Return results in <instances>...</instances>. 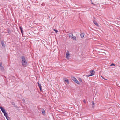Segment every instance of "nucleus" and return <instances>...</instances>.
Returning <instances> with one entry per match:
<instances>
[{
	"label": "nucleus",
	"mask_w": 120,
	"mask_h": 120,
	"mask_svg": "<svg viewBox=\"0 0 120 120\" xmlns=\"http://www.w3.org/2000/svg\"><path fill=\"white\" fill-rule=\"evenodd\" d=\"M21 58L22 59L21 63L22 65L23 66H26L27 64V62L25 57L23 56H21Z\"/></svg>",
	"instance_id": "f257e3e1"
},
{
	"label": "nucleus",
	"mask_w": 120,
	"mask_h": 120,
	"mask_svg": "<svg viewBox=\"0 0 120 120\" xmlns=\"http://www.w3.org/2000/svg\"><path fill=\"white\" fill-rule=\"evenodd\" d=\"M71 78L72 80H74L75 82L78 84H80L79 82L77 80L75 77L72 76Z\"/></svg>",
	"instance_id": "f03ea898"
},
{
	"label": "nucleus",
	"mask_w": 120,
	"mask_h": 120,
	"mask_svg": "<svg viewBox=\"0 0 120 120\" xmlns=\"http://www.w3.org/2000/svg\"><path fill=\"white\" fill-rule=\"evenodd\" d=\"M90 72L91 73V74L89 75H86L87 77H88L93 76L94 75L95 73L94 71L93 70L90 71Z\"/></svg>",
	"instance_id": "7ed1b4c3"
},
{
	"label": "nucleus",
	"mask_w": 120,
	"mask_h": 120,
	"mask_svg": "<svg viewBox=\"0 0 120 120\" xmlns=\"http://www.w3.org/2000/svg\"><path fill=\"white\" fill-rule=\"evenodd\" d=\"M0 108L3 113L4 114V115H6V114H8L6 112L5 110L2 106L0 107Z\"/></svg>",
	"instance_id": "20e7f679"
},
{
	"label": "nucleus",
	"mask_w": 120,
	"mask_h": 120,
	"mask_svg": "<svg viewBox=\"0 0 120 120\" xmlns=\"http://www.w3.org/2000/svg\"><path fill=\"white\" fill-rule=\"evenodd\" d=\"M93 23L95 24L96 26L99 27V25H98L97 22L95 20H93Z\"/></svg>",
	"instance_id": "39448f33"
},
{
	"label": "nucleus",
	"mask_w": 120,
	"mask_h": 120,
	"mask_svg": "<svg viewBox=\"0 0 120 120\" xmlns=\"http://www.w3.org/2000/svg\"><path fill=\"white\" fill-rule=\"evenodd\" d=\"M63 80L65 81L68 84L69 83V80L68 79L66 78H64Z\"/></svg>",
	"instance_id": "423d86ee"
},
{
	"label": "nucleus",
	"mask_w": 120,
	"mask_h": 120,
	"mask_svg": "<svg viewBox=\"0 0 120 120\" xmlns=\"http://www.w3.org/2000/svg\"><path fill=\"white\" fill-rule=\"evenodd\" d=\"M4 41L3 40H2L1 41V44L2 45V47H5V45L4 44Z\"/></svg>",
	"instance_id": "0eeeda50"
},
{
	"label": "nucleus",
	"mask_w": 120,
	"mask_h": 120,
	"mask_svg": "<svg viewBox=\"0 0 120 120\" xmlns=\"http://www.w3.org/2000/svg\"><path fill=\"white\" fill-rule=\"evenodd\" d=\"M19 28L21 31L22 34L23 35V34L22 28V27H21L20 26H19Z\"/></svg>",
	"instance_id": "6e6552de"
},
{
	"label": "nucleus",
	"mask_w": 120,
	"mask_h": 120,
	"mask_svg": "<svg viewBox=\"0 0 120 120\" xmlns=\"http://www.w3.org/2000/svg\"><path fill=\"white\" fill-rule=\"evenodd\" d=\"M38 86L40 88V90L41 91L42 90V86H41V84L40 83H38Z\"/></svg>",
	"instance_id": "1a4fd4ad"
},
{
	"label": "nucleus",
	"mask_w": 120,
	"mask_h": 120,
	"mask_svg": "<svg viewBox=\"0 0 120 120\" xmlns=\"http://www.w3.org/2000/svg\"><path fill=\"white\" fill-rule=\"evenodd\" d=\"M8 114H6V115H4V116L6 117V119L8 120H10V118L8 116Z\"/></svg>",
	"instance_id": "9d476101"
},
{
	"label": "nucleus",
	"mask_w": 120,
	"mask_h": 120,
	"mask_svg": "<svg viewBox=\"0 0 120 120\" xmlns=\"http://www.w3.org/2000/svg\"><path fill=\"white\" fill-rule=\"evenodd\" d=\"M69 36L71 38H72V37L73 36V34L72 33H70L69 34Z\"/></svg>",
	"instance_id": "9b49d317"
},
{
	"label": "nucleus",
	"mask_w": 120,
	"mask_h": 120,
	"mask_svg": "<svg viewBox=\"0 0 120 120\" xmlns=\"http://www.w3.org/2000/svg\"><path fill=\"white\" fill-rule=\"evenodd\" d=\"M71 39L73 40L76 41V37L75 36H73Z\"/></svg>",
	"instance_id": "f8f14e48"
},
{
	"label": "nucleus",
	"mask_w": 120,
	"mask_h": 120,
	"mask_svg": "<svg viewBox=\"0 0 120 120\" xmlns=\"http://www.w3.org/2000/svg\"><path fill=\"white\" fill-rule=\"evenodd\" d=\"M84 33H82L81 34L80 36H81V38H84Z\"/></svg>",
	"instance_id": "ddd939ff"
},
{
	"label": "nucleus",
	"mask_w": 120,
	"mask_h": 120,
	"mask_svg": "<svg viewBox=\"0 0 120 120\" xmlns=\"http://www.w3.org/2000/svg\"><path fill=\"white\" fill-rule=\"evenodd\" d=\"M70 55V54L69 52H67L66 54V57L67 59H68V56Z\"/></svg>",
	"instance_id": "4468645a"
},
{
	"label": "nucleus",
	"mask_w": 120,
	"mask_h": 120,
	"mask_svg": "<svg viewBox=\"0 0 120 120\" xmlns=\"http://www.w3.org/2000/svg\"><path fill=\"white\" fill-rule=\"evenodd\" d=\"M0 69L2 71H4V68L3 66L0 67Z\"/></svg>",
	"instance_id": "2eb2a0df"
},
{
	"label": "nucleus",
	"mask_w": 120,
	"mask_h": 120,
	"mask_svg": "<svg viewBox=\"0 0 120 120\" xmlns=\"http://www.w3.org/2000/svg\"><path fill=\"white\" fill-rule=\"evenodd\" d=\"M53 30L55 31L56 33H57V32H58V31L54 29Z\"/></svg>",
	"instance_id": "dca6fc26"
},
{
	"label": "nucleus",
	"mask_w": 120,
	"mask_h": 120,
	"mask_svg": "<svg viewBox=\"0 0 120 120\" xmlns=\"http://www.w3.org/2000/svg\"><path fill=\"white\" fill-rule=\"evenodd\" d=\"M42 113L43 114H45V111L44 110H43L42 111Z\"/></svg>",
	"instance_id": "f3484780"
},
{
	"label": "nucleus",
	"mask_w": 120,
	"mask_h": 120,
	"mask_svg": "<svg viewBox=\"0 0 120 120\" xmlns=\"http://www.w3.org/2000/svg\"><path fill=\"white\" fill-rule=\"evenodd\" d=\"M115 65L114 64L112 63L111 65L110 66H115Z\"/></svg>",
	"instance_id": "a211bd4d"
},
{
	"label": "nucleus",
	"mask_w": 120,
	"mask_h": 120,
	"mask_svg": "<svg viewBox=\"0 0 120 120\" xmlns=\"http://www.w3.org/2000/svg\"><path fill=\"white\" fill-rule=\"evenodd\" d=\"M2 63L1 62L0 63V67H2Z\"/></svg>",
	"instance_id": "6ab92c4d"
},
{
	"label": "nucleus",
	"mask_w": 120,
	"mask_h": 120,
	"mask_svg": "<svg viewBox=\"0 0 120 120\" xmlns=\"http://www.w3.org/2000/svg\"><path fill=\"white\" fill-rule=\"evenodd\" d=\"M83 102L85 103H86V101H85V100H83Z\"/></svg>",
	"instance_id": "aec40b11"
},
{
	"label": "nucleus",
	"mask_w": 120,
	"mask_h": 120,
	"mask_svg": "<svg viewBox=\"0 0 120 120\" xmlns=\"http://www.w3.org/2000/svg\"><path fill=\"white\" fill-rule=\"evenodd\" d=\"M22 101L23 102H25V101L24 99H23Z\"/></svg>",
	"instance_id": "412c9836"
},
{
	"label": "nucleus",
	"mask_w": 120,
	"mask_h": 120,
	"mask_svg": "<svg viewBox=\"0 0 120 120\" xmlns=\"http://www.w3.org/2000/svg\"><path fill=\"white\" fill-rule=\"evenodd\" d=\"M92 104L93 105H94L95 104L94 101H92Z\"/></svg>",
	"instance_id": "4be33fe9"
},
{
	"label": "nucleus",
	"mask_w": 120,
	"mask_h": 120,
	"mask_svg": "<svg viewBox=\"0 0 120 120\" xmlns=\"http://www.w3.org/2000/svg\"><path fill=\"white\" fill-rule=\"evenodd\" d=\"M80 82H82V79H80Z\"/></svg>",
	"instance_id": "5701e85b"
},
{
	"label": "nucleus",
	"mask_w": 120,
	"mask_h": 120,
	"mask_svg": "<svg viewBox=\"0 0 120 120\" xmlns=\"http://www.w3.org/2000/svg\"><path fill=\"white\" fill-rule=\"evenodd\" d=\"M102 78H103V79H105V80H106V79H105L104 78H103V77L102 76Z\"/></svg>",
	"instance_id": "b1692460"
},
{
	"label": "nucleus",
	"mask_w": 120,
	"mask_h": 120,
	"mask_svg": "<svg viewBox=\"0 0 120 120\" xmlns=\"http://www.w3.org/2000/svg\"><path fill=\"white\" fill-rule=\"evenodd\" d=\"M91 4H93L92 2V3Z\"/></svg>",
	"instance_id": "393cba45"
},
{
	"label": "nucleus",
	"mask_w": 120,
	"mask_h": 120,
	"mask_svg": "<svg viewBox=\"0 0 120 120\" xmlns=\"http://www.w3.org/2000/svg\"><path fill=\"white\" fill-rule=\"evenodd\" d=\"M92 107H93V108H94V106H92Z\"/></svg>",
	"instance_id": "a878e982"
},
{
	"label": "nucleus",
	"mask_w": 120,
	"mask_h": 120,
	"mask_svg": "<svg viewBox=\"0 0 120 120\" xmlns=\"http://www.w3.org/2000/svg\"><path fill=\"white\" fill-rule=\"evenodd\" d=\"M91 1H92V0H91Z\"/></svg>",
	"instance_id": "bb28decb"
}]
</instances>
